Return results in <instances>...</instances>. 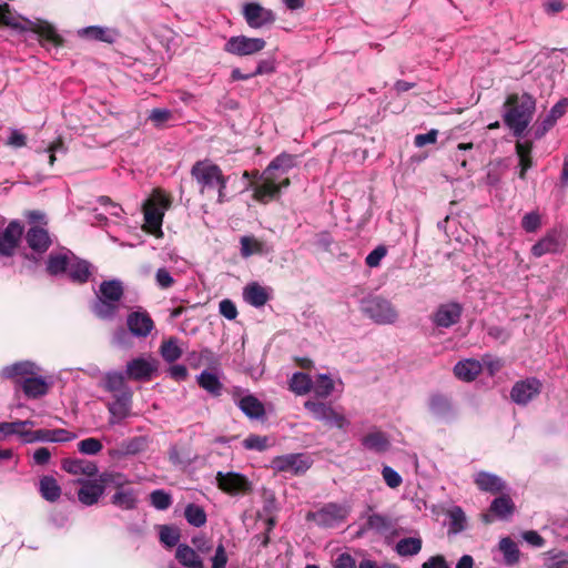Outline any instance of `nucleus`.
Listing matches in <instances>:
<instances>
[{"mask_svg":"<svg viewBox=\"0 0 568 568\" xmlns=\"http://www.w3.org/2000/svg\"><path fill=\"white\" fill-rule=\"evenodd\" d=\"M489 510L498 519L507 520L515 511V504L508 495H501L491 501Z\"/></svg>","mask_w":568,"mask_h":568,"instance_id":"obj_38","label":"nucleus"},{"mask_svg":"<svg viewBox=\"0 0 568 568\" xmlns=\"http://www.w3.org/2000/svg\"><path fill=\"white\" fill-rule=\"evenodd\" d=\"M125 373L109 372L104 377V389L111 392L113 395L125 393L131 388L125 384Z\"/></svg>","mask_w":568,"mask_h":568,"instance_id":"obj_41","label":"nucleus"},{"mask_svg":"<svg viewBox=\"0 0 568 568\" xmlns=\"http://www.w3.org/2000/svg\"><path fill=\"white\" fill-rule=\"evenodd\" d=\"M359 310L364 316L378 325L394 324L398 313L394 305L382 296H367L359 303Z\"/></svg>","mask_w":568,"mask_h":568,"instance_id":"obj_4","label":"nucleus"},{"mask_svg":"<svg viewBox=\"0 0 568 568\" xmlns=\"http://www.w3.org/2000/svg\"><path fill=\"white\" fill-rule=\"evenodd\" d=\"M196 381L199 386L206 390L210 395L214 397H219L222 395L223 384L214 373L203 371L196 377Z\"/></svg>","mask_w":568,"mask_h":568,"instance_id":"obj_40","label":"nucleus"},{"mask_svg":"<svg viewBox=\"0 0 568 568\" xmlns=\"http://www.w3.org/2000/svg\"><path fill=\"white\" fill-rule=\"evenodd\" d=\"M507 110L504 113V122L511 130L514 136L521 138L536 108V102L529 94L510 95L506 102Z\"/></svg>","mask_w":568,"mask_h":568,"instance_id":"obj_2","label":"nucleus"},{"mask_svg":"<svg viewBox=\"0 0 568 568\" xmlns=\"http://www.w3.org/2000/svg\"><path fill=\"white\" fill-rule=\"evenodd\" d=\"M312 466V459L305 454L294 453L276 456L271 462V467L278 473H288L294 476L305 474Z\"/></svg>","mask_w":568,"mask_h":568,"instance_id":"obj_8","label":"nucleus"},{"mask_svg":"<svg viewBox=\"0 0 568 568\" xmlns=\"http://www.w3.org/2000/svg\"><path fill=\"white\" fill-rule=\"evenodd\" d=\"M430 413L444 420H449L455 417L456 412L450 399L442 394H433L428 400Z\"/></svg>","mask_w":568,"mask_h":568,"instance_id":"obj_21","label":"nucleus"},{"mask_svg":"<svg viewBox=\"0 0 568 568\" xmlns=\"http://www.w3.org/2000/svg\"><path fill=\"white\" fill-rule=\"evenodd\" d=\"M19 386L22 388L24 395L28 398H39L44 396L49 392V383L45 378L37 375H30L29 377L20 381Z\"/></svg>","mask_w":568,"mask_h":568,"instance_id":"obj_23","label":"nucleus"},{"mask_svg":"<svg viewBox=\"0 0 568 568\" xmlns=\"http://www.w3.org/2000/svg\"><path fill=\"white\" fill-rule=\"evenodd\" d=\"M532 143L529 141L516 143V154L518 156V176L521 180L526 179V172L534 165L531 158Z\"/></svg>","mask_w":568,"mask_h":568,"instance_id":"obj_35","label":"nucleus"},{"mask_svg":"<svg viewBox=\"0 0 568 568\" xmlns=\"http://www.w3.org/2000/svg\"><path fill=\"white\" fill-rule=\"evenodd\" d=\"M73 253L69 250L51 253L47 261V271L51 275L67 273Z\"/></svg>","mask_w":568,"mask_h":568,"instance_id":"obj_34","label":"nucleus"},{"mask_svg":"<svg viewBox=\"0 0 568 568\" xmlns=\"http://www.w3.org/2000/svg\"><path fill=\"white\" fill-rule=\"evenodd\" d=\"M241 256L247 258L252 255H266L273 252V246L255 239L254 236L244 235L240 239Z\"/></svg>","mask_w":568,"mask_h":568,"instance_id":"obj_24","label":"nucleus"},{"mask_svg":"<svg viewBox=\"0 0 568 568\" xmlns=\"http://www.w3.org/2000/svg\"><path fill=\"white\" fill-rule=\"evenodd\" d=\"M111 302L120 303L123 296V286L121 281L111 280L100 284V293L97 295Z\"/></svg>","mask_w":568,"mask_h":568,"instance_id":"obj_43","label":"nucleus"},{"mask_svg":"<svg viewBox=\"0 0 568 568\" xmlns=\"http://www.w3.org/2000/svg\"><path fill=\"white\" fill-rule=\"evenodd\" d=\"M304 406L312 414L313 418L323 422L329 427L345 429L349 425L345 415L328 403L307 400Z\"/></svg>","mask_w":568,"mask_h":568,"instance_id":"obj_6","label":"nucleus"},{"mask_svg":"<svg viewBox=\"0 0 568 568\" xmlns=\"http://www.w3.org/2000/svg\"><path fill=\"white\" fill-rule=\"evenodd\" d=\"M150 503L158 510H166L172 505V497L165 490L156 489L150 494Z\"/></svg>","mask_w":568,"mask_h":568,"instance_id":"obj_53","label":"nucleus"},{"mask_svg":"<svg viewBox=\"0 0 568 568\" xmlns=\"http://www.w3.org/2000/svg\"><path fill=\"white\" fill-rule=\"evenodd\" d=\"M243 447L250 450L263 452L268 447V438L266 436L250 435L243 440Z\"/></svg>","mask_w":568,"mask_h":568,"instance_id":"obj_56","label":"nucleus"},{"mask_svg":"<svg viewBox=\"0 0 568 568\" xmlns=\"http://www.w3.org/2000/svg\"><path fill=\"white\" fill-rule=\"evenodd\" d=\"M23 233V227L18 221H12L0 233V256H12Z\"/></svg>","mask_w":568,"mask_h":568,"instance_id":"obj_15","label":"nucleus"},{"mask_svg":"<svg viewBox=\"0 0 568 568\" xmlns=\"http://www.w3.org/2000/svg\"><path fill=\"white\" fill-rule=\"evenodd\" d=\"M348 509L336 503H328L316 511L308 513L307 520H313L318 527L334 528L339 526L347 517Z\"/></svg>","mask_w":568,"mask_h":568,"instance_id":"obj_7","label":"nucleus"},{"mask_svg":"<svg viewBox=\"0 0 568 568\" xmlns=\"http://www.w3.org/2000/svg\"><path fill=\"white\" fill-rule=\"evenodd\" d=\"M312 389L316 396L326 398L334 390V382L328 375L320 374L317 379L312 382Z\"/></svg>","mask_w":568,"mask_h":568,"instance_id":"obj_50","label":"nucleus"},{"mask_svg":"<svg viewBox=\"0 0 568 568\" xmlns=\"http://www.w3.org/2000/svg\"><path fill=\"white\" fill-rule=\"evenodd\" d=\"M483 364L473 358L459 361L454 366V374L464 382H471L481 373Z\"/></svg>","mask_w":568,"mask_h":568,"instance_id":"obj_31","label":"nucleus"},{"mask_svg":"<svg viewBox=\"0 0 568 568\" xmlns=\"http://www.w3.org/2000/svg\"><path fill=\"white\" fill-rule=\"evenodd\" d=\"M92 264L85 260L77 257L74 254L71 257L68 267V276L72 282L83 284L87 283L92 274Z\"/></svg>","mask_w":568,"mask_h":568,"instance_id":"obj_27","label":"nucleus"},{"mask_svg":"<svg viewBox=\"0 0 568 568\" xmlns=\"http://www.w3.org/2000/svg\"><path fill=\"white\" fill-rule=\"evenodd\" d=\"M158 369V362L153 358L138 357L126 364L125 375L133 381H150Z\"/></svg>","mask_w":568,"mask_h":568,"instance_id":"obj_13","label":"nucleus"},{"mask_svg":"<svg viewBox=\"0 0 568 568\" xmlns=\"http://www.w3.org/2000/svg\"><path fill=\"white\" fill-rule=\"evenodd\" d=\"M170 205V201L164 195H158L144 206V221L148 231L154 235L162 234L161 225L163 221V211Z\"/></svg>","mask_w":568,"mask_h":568,"instance_id":"obj_10","label":"nucleus"},{"mask_svg":"<svg viewBox=\"0 0 568 568\" xmlns=\"http://www.w3.org/2000/svg\"><path fill=\"white\" fill-rule=\"evenodd\" d=\"M290 389L296 395H305L312 389L311 377L302 372H296L290 379Z\"/></svg>","mask_w":568,"mask_h":568,"instance_id":"obj_46","label":"nucleus"},{"mask_svg":"<svg viewBox=\"0 0 568 568\" xmlns=\"http://www.w3.org/2000/svg\"><path fill=\"white\" fill-rule=\"evenodd\" d=\"M361 442L366 449L377 454H383L390 447V442L387 435L381 430H374L366 434Z\"/></svg>","mask_w":568,"mask_h":568,"instance_id":"obj_33","label":"nucleus"},{"mask_svg":"<svg viewBox=\"0 0 568 568\" xmlns=\"http://www.w3.org/2000/svg\"><path fill=\"white\" fill-rule=\"evenodd\" d=\"M81 484L78 490L79 501L85 506H92L99 501L104 494L105 486L92 480H78Z\"/></svg>","mask_w":568,"mask_h":568,"instance_id":"obj_22","label":"nucleus"},{"mask_svg":"<svg viewBox=\"0 0 568 568\" xmlns=\"http://www.w3.org/2000/svg\"><path fill=\"white\" fill-rule=\"evenodd\" d=\"M26 241L29 247L38 253L45 252L51 244L48 231L39 226H32L28 230Z\"/></svg>","mask_w":568,"mask_h":568,"instance_id":"obj_30","label":"nucleus"},{"mask_svg":"<svg viewBox=\"0 0 568 568\" xmlns=\"http://www.w3.org/2000/svg\"><path fill=\"white\" fill-rule=\"evenodd\" d=\"M160 353L164 361L168 363L178 361L182 355V351L178 344L176 338H170L169 341L164 342L161 345Z\"/></svg>","mask_w":568,"mask_h":568,"instance_id":"obj_51","label":"nucleus"},{"mask_svg":"<svg viewBox=\"0 0 568 568\" xmlns=\"http://www.w3.org/2000/svg\"><path fill=\"white\" fill-rule=\"evenodd\" d=\"M62 469L72 475H85L88 477H93L98 474L95 463L79 458H64L62 460Z\"/></svg>","mask_w":568,"mask_h":568,"instance_id":"obj_29","label":"nucleus"},{"mask_svg":"<svg viewBox=\"0 0 568 568\" xmlns=\"http://www.w3.org/2000/svg\"><path fill=\"white\" fill-rule=\"evenodd\" d=\"M126 325L132 335L146 337L154 328V322L145 311H135L128 315Z\"/></svg>","mask_w":568,"mask_h":568,"instance_id":"obj_17","label":"nucleus"},{"mask_svg":"<svg viewBox=\"0 0 568 568\" xmlns=\"http://www.w3.org/2000/svg\"><path fill=\"white\" fill-rule=\"evenodd\" d=\"M475 483L480 490L491 494H497L505 488V483L500 477L486 471L478 473Z\"/></svg>","mask_w":568,"mask_h":568,"instance_id":"obj_37","label":"nucleus"},{"mask_svg":"<svg viewBox=\"0 0 568 568\" xmlns=\"http://www.w3.org/2000/svg\"><path fill=\"white\" fill-rule=\"evenodd\" d=\"M296 165V158L288 153H281L274 158L260 175V184L254 186V199L267 203L280 196L281 190L290 185V179L281 176Z\"/></svg>","mask_w":568,"mask_h":568,"instance_id":"obj_1","label":"nucleus"},{"mask_svg":"<svg viewBox=\"0 0 568 568\" xmlns=\"http://www.w3.org/2000/svg\"><path fill=\"white\" fill-rule=\"evenodd\" d=\"M243 298L246 303L254 307H262L268 302L270 294L265 287L256 282H253L244 287Z\"/></svg>","mask_w":568,"mask_h":568,"instance_id":"obj_32","label":"nucleus"},{"mask_svg":"<svg viewBox=\"0 0 568 568\" xmlns=\"http://www.w3.org/2000/svg\"><path fill=\"white\" fill-rule=\"evenodd\" d=\"M40 372V367L31 361L16 362L11 365H7L1 369V376L7 379H16L18 384L30 375H37Z\"/></svg>","mask_w":568,"mask_h":568,"instance_id":"obj_18","label":"nucleus"},{"mask_svg":"<svg viewBox=\"0 0 568 568\" xmlns=\"http://www.w3.org/2000/svg\"><path fill=\"white\" fill-rule=\"evenodd\" d=\"M499 550L504 555L505 564L513 566L519 561V549L517 544L509 537H504L499 541Z\"/></svg>","mask_w":568,"mask_h":568,"instance_id":"obj_45","label":"nucleus"},{"mask_svg":"<svg viewBox=\"0 0 568 568\" xmlns=\"http://www.w3.org/2000/svg\"><path fill=\"white\" fill-rule=\"evenodd\" d=\"M462 315V307L457 303L440 305L433 315V322L437 327H450L456 324Z\"/></svg>","mask_w":568,"mask_h":568,"instance_id":"obj_20","label":"nucleus"},{"mask_svg":"<svg viewBox=\"0 0 568 568\" xmlns=\"http://www.w3.org/2000/svg\"><path fill=\"white\" fill-rule=\"evenodd\" d=\"M184 517L186 521L194 527H202L206 523V514L203 507L195 504L186 505Z\"/></svg>","mask_w":568,"mask_h":568,"instance_id":"obj_49","label":"nucleus"},{"mask_svg":"<svg viewBox=\"0 0 568 568\" xmlns=\"http://www.w3.org/2000/svg\"><path fill=\"white\" fill-rule=\"evenodd\" d=\"M39 490L41 496L48 501H55L61 496V487L57 479L52 476H43L39 483Z\"/></svg>","mask_w":568,"mask_h":568,"instance_id":"obj_42","label":"nucleus"},{"mask_svg":"<svg viewBox=\"0 0 568 568\" xmlns=\"http://www.w3.org/2000/svg\"><path fill=\"white\" fill-rule=\"evenodd\" d=\"M27 135L18 129H10V134L6 141V145L20 149L27 145Z\"/></svg>","mask_w":568,"mask_h":568,"instance_id":"obj_63","label":"nucleus"},{"mask_svg":"<svg viewBox=\"0 0 568 568\" xmlns=\"http://www.w3.org/2000/svg\"><path fill=\"white\" fill-rule=\"evenodd\" d=\"M180 534L179 530L171 526H161L160 528V540L168 547H173L179 542Z\"/></svg>","mask_w":568,"mask_h":568,"instance_id":"obj_57","label":"nucleus"},{"mask_svg":"<svg viewBox=\"0 0 568 568\" xmlns=\"http://www.w3.org/2000/svg\"><path fill=\"white\" fill-rule=\"evenodd\" d=\"M387 248L384 245L376 246L365 258V263L369 267H377L381 261L386 256Z\"/></svg>","mask_w":568,"mask_h":568,"instance_id":"obj_62","label":"nucleus"},{"mask_svg":"<svg viewBox=\"0 0 568 568\" xmlns=\"http://www.w3.org/2000/svg\"><path fill=\"white\" fill-rule=\"evenodd\" d=\"M546 568H568V557L564 552L548 551Z\"/></svg>","mask_w":568,"mask_h":568,"instance_id":"obj_59","label":"nucleus"},{"mask_svg":"<svg viewBox=\"0 0 568 568\" xmlns=\"http://www.w3.org/2000/svg\"><path fill=\"white\" fill-rule=\"evenodd\" d=\"M132 390L113 395V402L108 404L110 425L119 424L129 416L132 406Z\"/></svg>","mask_w":568,"mask_h":568,"instance_id":"obj_16","label":"nucleus"},{"mask_svg":"<svg viewBox=\"0 0 568 568\" xmlns=\"http://www.w3.org/2000/svg\"><path fill=\"white\" fill-rule=\"evenodd\" d=\"M100 481L102 485L104 484L105 486H112L116 490L126 488L125 485L129 484V479L126 478L125 475H123L121 473H114V471H111V473L105 471V473L101 474Z\"/></svg>","mask_w":568,"mask_h":568,"instance_id":"obj_52","label":"nucleus"},{"mask_svg":"<svg viewBox=\"0 0 568 568\" xmlns=\"http://www.w3.org/2000/svg\"><path fill=\"white\" fill-rule=\"evenodd\" d=\"M242 13L246 23L253 29L263 28L275 21V13L256 2L245 3Z\"/></svg>","mask_w":568,"mask_h":568,"instance_id":"obj_11","label":"nucleus"},{"mask_svg":"<svg viewBox=\"0 0 568 568\" xmlns=\"http://www.w3.org/2000/svg\"><path fill=\"white\" fill-rule=\"evenodd\" d=\"M230 395L234 404L247 418L260 420L265 417L264 404L256 396L251 394L248 389L233 386L230 389Z\"/></svg>","mask_w":568,"mask_h":568,"instance_id":"obj_5","label":"nucleus"},{"mask_svg":"<svg viewBox=\"0 0 568 568\" xmlns=\"http://www.w3.org/2000/svg\"><path fill=\"white\" fill-rule=\"evenodd\" d=\"M120 308V303L97 296L92 304V312L101 320H113Z\"/></svg>","mask_w":568,"mask_h":568,"instance_id":"obj_39","label":"nucleus"},{"mask_svg":"<svg viewBox=\"0 0 568 568\" xmlns=\"http://www.w3.org/2000/svg\"><path fill=\"white\" fill-rule=\"evenodd\" d=\"M111 504L121 510H134L139 504V493L134 488L118 489L111 497Z\"/></svg>","mask_w":568,"mask_h":568,"instance_id":"obj_28","label":"nucleus"},{"mask_svg":"<svg viewBox=\"0 0 568 568\" xmlns=\"http://www.w3.org/2000/svg\"><path fill=\"white\" fill-rule=\"evenodd\" d=\"M541 225L540 215L537 212H529L521 220L523 229L528 233L536 232Z\"/></svg>","mask_w":568,"mask_h":568,"instance_id":"obj_61","label":"nucleus"},{"mask_svg":"<svg viewBox=\"0 0 568 568\" xmlns=\"http://www.w3.org/2000/svg\"><path fill=\"white\" fill-rule=\"evenodd\" d=\"M34 31L44 42H48V44L53 47L62 44V38L58 34L55 28L47 21H40L36 26Z\"/></svg>","mask_w":568,"mask_h":568,"instance_id":"obj_44","label":"nucleus"},{"mask_svg":"<svg viewBox=\"0 0 568 568\" xmlns=\"http://www.w3.org/2000/svg\"><path fill=\"white\" fill-rule=\"evenodd\" d=\"M447 515L449 518V528H448L449 534L456 535V534H459L463 530H465L466 516H465L464 510L460 507H458V506L452 507L448 510Z\"/></svg>","mask_w":568,"mask_h":568,"instance_id":"obj_47","label":"nucleus"},{"mask_svg":"<svg viewBox=\"0 0 568 568\" xmlns=\"http://www.w3.org/2000/svg\"><path fill=\"white\" fill-rule=\"evenodd\" d=\"M79 38L113 43L116 39V31L108 27L89 26L77 31Z\"/></svg>","mask_w":568,"mask_h":568,"instance_id":"obj_26","label":"nucleus"},{"mask_svg":"<svg viewBox=\"0 0 568 568\" xmlns=\"http://www.w3.org/2000/svg\"><path fill=\"white\" fill-rule=\"evenodd\" d=\"M265 45L266 42L262 38L234 36L225 42L223 50L233 55L245 57L262 51Z\"/></svg>","mask_w":568,"mask_h":568,"instance_id":"obj_9","label":"nucleus"},{"mask_svg":"<svg viewBox=\"0 0 568 568\" xmlns=\"http://www.w3.org/2000/svg\"><path fill=\"white\" fill-rule=\"evenodd\" d=\"M102 448L103 446L101 442L93 437L82 439L78 444L79 452L84 455H97L102 450Z\"/></svg>","mask_w":568,"mask_h":568,"instance_id":"obj_55","label":"nucleus"},{"mask_svg":"<svg viewBox=\"0 0 568 568\" xmlns=\"http://www.w3.org/2000/svg\"><path fill=\"white\" fill-rule=\"evenodd\" d=\"M216 485L217 487L231 495L244 493L250 489V481L247 478L239 473H216Z\"/></svg>","mask_w":568,"mask_h":568,"instance_id":"obj_14","label":"nucleus"},{"mask_svg":"<svg viewBox=\"0 0 568 568\" xmlns=\"http://www.w3.org/2000/svg\"><path fill=\"white\" fill-rule=\"evenodd\" d=\"M24 433H27L26 423H18V420L11 423H0V439L2 437L18 435L24 440Z\"/></svg>","mask_w":568,"mask_h":568,"instance_id":"obj_54","label":"nucleus"},{"mask_svg":"<svg viewBox=\"0 0 568 568\" xmlns=\"http://www.w3.org/2000/svg\"><path fill=\"white\" fill-rule=\"evenodd\" d=\"M191 175L200 185V191L204 193L206 190L217 189L219 203L224 202L227 179L223 175L219 165L210 161H197L191 169Z\"/></svg>","mask_w":568,"mask_h":568,"instance_id":"obj_3","label":"nucleus"},{"mask_svg":"<svg viewBox=\"0 0 568 568\" xmlns=\"http://www.w3.org/2000/svg\"><path fill=\"white\" fill-rule=\"evenodd\" d=\"M420 549L422 539L417 537L403 538L396 544V551L403 557L417 555Z\"/></svg>","mask_w":568,"mask_h":568,"instance_id":"obj_48","label":"nucleus"},{"mask_svg":"<svg viewBox=\"0 0 568 568\" xmlns=\"http://www.w3.org/2000/svg\"><path fill=\"white\" fill-rule=\"evenodd\" d=\"M568 99L564 98L559 100L546 115V118L541 121L540 125L535 131V136L537 139L541 138L546 134L567 111Z\"/></svg>","mask_w":568,"mask_h":568,"instance_id":"obj_25","label":"nucleus"},{"mask_svg":"<svg viewBox=\"0 0 568 568\" xmlns=\"http://www.w3.org/2000/svg\"><path fill=\"white\" fill-rule=\"evenodd\" d=\"M172 118L169 109H153L149 114V120L158 128L162 126Z\"/></svg>","mask_w":568,"mask_h":568,"instance_id":"obj_64","label":"nucleus"},{"mask_svg":"<svg viewBox=\"0 0 568 568\" xmlns=\"http://www.w3.org/2000/svg\"><path fill=\"white\" fill-rule=\"evenodd\" d=\"M561 234L557 230L549 231L542 239H540L531 247V253L536 257L545 254L558 253L562 248Z\"/></svg>","mask_w":568,"mask_h":568,"instance_id":"obj_19","label":"nucleus"},{"mask_svg":"<svg viewBox=\"0 0 568 568\" xmlns=\"http://www.w3.org/2000/svg\"><path fill=\"white\" fill-rule=\"evenodd\" d=\"M541 392V383L535 377L515 383L510 390V398L518 405H527Z\"/></svg>","mask_w":568,"mask_h":568,"instance_id":"obj_12","label":"nucleus"},{"mask_svg":"<svg viewBox=\"0 0 568 568\" xmlns=\"http://www.w3.org/2000/svg\"><path fill=\"white\" fill-rule=\"evenodd\" d=\"M175 557L186 568H204L203 560L196 550L185 544L178 546Z\"/></svg>","mask_w":568,"mask_h":568,"instance_id":"obj_36","label":"nucleus"},{"mask_svg":"<svg viewBox=\"0 0 568 568\" xmlns=\"http://www.w3.org/2000/svg\"><path fill=\"white\" fill-rule=\"evenodd\" d=\"M382 476L384 481L389 488H397L402 485V476L390 466H384L382 469Z\"/></svg>","mask_w":568,"mask_h":568,"instance_id":"obj_60","label":"nucleus"},{"mask_svg":"<svg viewBox=\"0 0 568 568\" xmlns=\"http://www.w3.org/2000/svg\"><path fill=\"white\" fill-rule=\"evenodd\" d=\"M367 527L378 532H383L390 528V523L386 516L373 514L367 518Z\"/></svg>","mask_w":568,"mask_h":568,"instance_id":"obj_58","label":"nucleus"}]
</instances>
